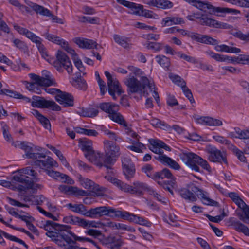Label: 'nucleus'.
Instances as JSON below:
<instances>
[{
	"mask_svg": "<svg viewBox=\"0 0 249 249\" xmlns=\"http://www.w3.org/2000/svg\"><path fill=\"white\" fill-rule=\"evenodd\" d=\"M124 83L127 87V91L128 95L137 93L146 97L148 92L145 89L148 87L152 91L155 89L153 83L150 82L145 76H142L141 80H139L134 75L130 74L124 79Z\"/></svg>",
	"mask_w": 249,
	"mask_h": 249,
	"instance_id": "nucleus-1",
	"label": "nucleus"
},
{
	"mask_svg": "<svg viewBox=\"0 0 249 249\" xmlns=\"http://www.w3.org/2000/svg\"><path fill=\"white\" fill-rule=\"evenodd\" d=\"M105 155L100 156L102 163L98 165L100 167L104 166L107 170H111V165L116 161L121 154L119 146L114 142L110 141L104 142Z\"/></svg>",
	"mask_w": 249,
	"mask_h": 249,
	"instance_id": "nucleus-2",
	"label": "nucleus"
},
{
	"mask_svg": "<svg viewBox=\"0 0 249 249\" xmlns=\"http://www.w3.org/2000/svg\"><path fill=\"white\" fill-rule=\"evenodd\" d=\"M28 178L23 175H15L13 178L11 182L6 180H0V185L5 187H9L16 190L19 192H27L32 189L33 192L36 190L34 183L29 181Z\"/></svg>",
	"mask_w": 249,
	"mask_h": 249,
	"instance_id": "nucleus-3",
	"label": "nucleus"
},
{
	"mask_svg": "<svg viewBox=\"0 0 249 249\" xmlns=\"http://www.w3.org/2000/svg\"><path fill=\"white\" fill-rule=\"evenodd\" d=\"M180 158L188 167L196 172H200L198 165L209 172L211 171L207 161L193 152L182 153L180 155Z\"/></svg>",
	"mask_w": 249,
	"mask_h": 249,
	"instance_id": "nucleus-4",
	"label": "nucleus"
},
{
	"mask_svg": "<svg viewBox=\"0 0 249 249\" xmlns=\"http://www.w3.org/2000/svg\"><path fill=\"white\" fill-rule=\"evenodd\" d=\"M98 107L102 111L107 113L109 118L113 121L124 127L127 126V123L123 116L118 112L119 106L117 104L111 102H104L100 103Z\"/></svg>",
	"mask_w": 249,
	"mask_h": 249,
	"instance_id": "nucleus-5",
	"label": "nucleus"
},
{
	"mask_svg": "<svg viewBox=\"0 0 249 249\" xmlns=\"http://www.w3.org/2000/svg\"><path fill=\"white\" fill-rule=\"evenodd\" d=\"M85 216L91 218H97L103 216H108L112 218H119L121 211L107 207L101 206L90 209L86 213Z\"/></svg>",
	"mask_w": 249,
	"mask_h": 249,
	"instance_id": "nucleus-6",
	"label": "nucleus"
},
{
	"mask_svg": "<svg viewBox=\"0 0 249 249\" xmlns=\"http://www.w3.org/2000/svg\"><path fill=\"white\" fill-rule=\"evenodd\" d=\"M48 229H53V230L64 233L68 236L73 238L74 241L80 242H89L91 243L97 249H102L101 247L92 240L91 239L86 237H79L73 233L71 230L69 226H61L53 223H50L48 221Z\"/></svg>",
	"mask_w": 249,
	"mask_h": 249,
	"instance_id": "nucleus-7",
	"label": "nucleus"
},
{
	"mask_svg": "<svg viewBox=\"0 0 249 249\" xmlns=\"http://www.w3.org/2000/svg\"><path fill=\"white\" fill-rule=\"evenodd\" d=\"M228 196L242 210L243 213H237L239 219L246 224H249V206L245 203L236 193L230 192Z\"/></svg>",
	"mask_w": 249,
	"mask_h": 249,
	"instance_id": "nucleus-8",
	"label": "nucleus"
},
{
	"mask_svg": "<svg viewBox=\"0 0 249 249\" xmlns=\"http://www.w3.org/2000/svg\"><path fill=\"white\" fill-rule=\"evenodd\" d=\"M201 10L204 11L205 12H208L210 14H215L217 13H232L234 15L238 14L240 13V11L229 8H215L212 5L208 3H204L200 0H196V3H195L194 6Z\"/></svg>",
	"mask_w": 249,
	"mask_h": 249,
	"instance_id": "nucleus-9",
	"label": "nucleus"
},
{
	"mask_svg": "<svg viewBox=\"0 0 249 249\" xmlns=\"http://www.w3.org/2000/svg\"><path fill=\"white\" fill-rule=\"evenodd\" d=\"M56 60L53 62V65L57 71H62V68L65 69L69 74L72 72V66L71 63L65 53L58 50L56 55Z\"/></svg>",
	"mask_w": 249,
	"mask_h": 249,
	"instance_id": "nucleus-10",
	"label": "nucleus"
},
{
	"mask_svg": "<svg viewBox=\"0 0 249 249\" xmlns=\"http://www.w3.org/2000/svg\"><path fill=\"white\" fill-rule=\"evenodd\" d=\"M20 148L25 151L26 156L28 158L37 159V158H45L46 157V153L38 152L42 151V149L41 147H32L28 145L27 142H22Z\"/></svg>",
	"mask_w": 249,
	"mask_h": 249,
	"instance_id": "nucleus-11",
	"label": "nucleus"
},
{
	"mask_svg": "<svg viewBox=\"0 0 249 249\" xmlns=\"http://www.w3.org/2000/svg\"><path fill=\"white\" fill-rule=\"evenodd\" d=\"M207 152L209 154L208 159L210 161L213 162L224 163L228 164L226 158V154L223 151L221 152L215 147L211 146L207 149Z\"/></svg>",
	"mask_w": 249,
	"mask_h": 249,
	"instance_id": "nucleus-12",
	"label": "nucleus"
},
{
	"mask_svg": "<svg viewBox=\"0 0 249 249\" xmlns=\"http://www.w3.org/2000/svg\"><path fill=\"white\" fill-rule=\"evenodd\" d=\"M121 215H120L119 218L127 220L130 222L146 226L147 227L150 226L151 224L150 222L145 220L143 217L130 213L127 211H121Z\"/></svg>",
	"mask_w": 249,
	"mask_h": 249,
	"instance_id": "nucleus-13",
	"label": "nucleus"
},
{
	"mask_svg": "<svg viewBox=\"0 0 249 249\" xmlns=\"http://www.w3.org/2000/svg\"><path fill=\"white\" fill-rule=\"evenodd\" d=\"M190 189L193 192L200 198L204 204L211 205L213 206H217L218 203L213 200L209 198L207 195V193L203 190L199 189L195 185H192Z\"/></svg>",
	"mask_w": 249,
	"mask_h": 249,
	"instance_id": "nucleus-14",
	"label": "nucleus"
},
{
	"mask_svg": "<svg viewBox=\"0 0 249 249\" xmlns=\"http://www.w3.org/2000/svg\"><path fill=\"white\" fill-rule=\"evenodd\" d=\"M59 190L61 192L69 195H73L76 196H87L89 194L87 191L73 186L60 185L59 186Z\"/></svg>",
	"mask_w": 249,
	"mask_h": 249,
	"instance_id": "nucleus-15",
	"label": "nucleus"
},
{
	"mask_svg": "<svg viewBox=\"0 0 249 249\" xmlns=\"http://www.w3.org/2000/svg\"><path fill=\"white\" fill-rule=\"evenodd\" d=\"M188 36L193 40L206 44L216 45L219 43L217 40L208 35H203L192 32L189 34Z\"/></svg>",
	"mask_w": 249,
	"mask_h": 249,
	"instance_id": "nucleus-16",
	"label": "nucleus"
},
{
	"mask_svg": "<svg viewBox=\"0 0 249 249\" xmlns=\"http://www.w3.org/2000/svg\"><path fill=\"white\" fill-rule=\"evenodd\" d=\"M56 100L65 107H72L73 106V97L67 92L61 91L55 96Z\"/></svg>",
	"mask_w": 249,
	"mask_h": 249,
	"instance_id": "nucleus-17",
	"label": "nucleus"
},
{
	"mask_svg": "<svg viewBox=\"0 0 249 249\" xmlns=\"http://www.w3.org/2000/svg\"><path fill=\"white\" fill-rule=\"evenodd\" d=\"M73 41L81 48L86 49H98V44L93 40L82 37H75L73 39Z\"/></svg>",
	"mask_w": 249,
	"mask_h": 249,
	"instance_id": "nucleus-18",
	"label": "nucleus"
},
{
	"mask_svg": "<svg viewBox=\"0 0 249 249\" xmlns=\"http://www.w3.org/2000/svg\"><path fill=\"white\" fill-rule=\"evenodd\" d=\"M34 187L35 188V192H33L32 189L28 190L27 192L23 191V195L24 196V200L26 202L30 203L31 204L39 205L42 203L43 200L41 199V197L39 196L29 195H28L30 194L35 193L36 191V186L34 183Z\"/></svg>",
	"mask_w": 249,
	"mask_h": 249,
	"instance_id": "nucleus-19",
	"label": "nucleus"
},
{
	"mask_svg": "<svg viewBox=\"0 0 249 249\" xmlns=\"http://www.w3.org/2000/svg\"><path fill=\"white\" fill-rule=\"evenodd\" d=\"M80 147L82 151L87 152L85 154L86 158H88L93 154L92 142L87 138H82L79 140Z\"/></svg>",
	"mask_w": 249,
	"mask_h": 249,
	"instance_id": "nucleus-20",
	"label": "nucleus"
},
{
	"mask_svg": "<svg viewBox=\"0 0 249 249\" xmlns=\"http://www.w3.org/2000/svg\"><path fill=\"white\" fill-rule=\"evenodd\" d=\"M229 222L235 230L244 233L246 236H249V229L248 227L237 220L235 218L231 217L229 219Z\"/></svg>",
	"mask_w": 249,
	"mask_h": 249,
	"instance_id": "nucleus-21",
	"label": "nucleus"
},
{
	"mask_svg": "<svg viewBox=\"0 0 249 249\" xmlns=\"http://www.w3.org/2000/svg\"><path fill=\"white\" fill-rule=\"evenodd\" d=\"M145 191H150L149 187L146 183L136 181L133 183V185L132 186V191L130 193L138 196H141L143 195L144 192Z\"/></svg>",
	"mask_w": 249,
	"mask_h": 249,
	"instance_id": "nucleus-22",
	"label": "nucleus"
},
{
	"mask_svg": "<svg viewBox=\"0 0 249 249\" xmlns=\"http://www.w3.org/2000/svg\"><path fill=\"white\" fill-rule=\"evenodd\" d=\"M43 77H41L35 73H30L29 74L30 78L35 82L36 85L44 88L46 90V88L47 87V71L44 70L42 71Z\"/></svg>",
	"mask_w": 249,
	"mask_h": 249,
	"instance_id": "nucleus-23",
	"label": "nucleus"
},
{
	"mask_svg": "<svg viewBox=\"0 0 249 249\" xmlns=\"http://www.w3.org/2000/svg\"><path fill=\"white\" fill-rule=\"evenodd\" d=\"M107 86L108 93L114 100H116L117 99L115 93H116L118 95H120L123 93L122 89L120 87L119 81L117 80L112 82L108 83Z\"/></svg>",
	"mask_w": 249,
	"mask_h": 249,
	"instance_id": "nucleus-24",
	"label": "nucleus"
},
{
	"mask_svg": "<svg viewBox=\"0 0 249 249\" xmlns=\"http://www.w3.org/2000/svg\"><path fill=\"white\" fill-rule=\"evenodd\" d=\"M196 119L197 123L209 126H221L223 124L222 121L210 117H200Z\"/></svg>",
	"mask_w": 249,
	"mask_h": 249,
	"instance_id": "nucleus-25",
	"label": "nucleus"
},
{
	"mask_svg": "<svg viewBox=\"0 0 249 249\" xmlns=\"http://www.w3.org/2000/svg\"><path fill=\"white\" fill-rule=\"evenodd\" d=\"M192 186H190L189 188H181L178 190V193L182 198L191 202H195L196 201L197 198L195 193L190 189Z\"/></svg>",
	"mask_w": 249,
	"mask_h": 249,
	"instance_id": "nucleus-26",
	"label": "nucleus"
},
{
	"mask_svg": "<svg viewBox=\"0 0 249 249\" xmlns=\"http://www.w3.org/2000/svg\"><path fill=\"white\" fill-rule=\"evenodd\" d=\"M184 23L183 19L180 17H169L163 18L161 21L162 27L170 26L173 24Z\"/></svg>",
	"mask_w": 249,
	"mask_h": 249,
	"instance_id": "nucleus-27",
	"label": "nucleus"
},
{
	"mask_svg": "<svg viewBox=\"0 0 249 249\" xmlns=\"http://www.w3.org/2000/svg\"><path fill=\"white\" fill-rule=\"evenodd\" d=\"M75 78L71 82L72 85L77 89L85 90L87 89V85L86 81L81 78V73L77 72L76 73Z\"/></svg>",
	"mask_w": 249,
	"mask_h": 249,
	"instance_id": "nucleus-28",
	"label": "nucleus"
},
{
	"mask_svg": "<svg viewBox=\"0 0 249 249\" xmlns=\"http://www.w3.org/2000/svg\"><path fill=\"white\" fill-rule=\"evenodd\" d=\"M123 173L127 179L129 180L134 177L135 173V168L132 164H125L122 163Z\"/></svg>",
	"mask_w": 249,
	"mask_h": 249,
	"instance_id": "nucleus-29",
	"label": "nucleus"
},
{
	"mask_svg": "<svg viewBox=\"0 0 249 249\" xmlns=\"http://www.w3.org/2000/svg\"><path fill=\"white\" fill-rule=\"evenodd\" d=\"M113 39L115 42L125 49L130 48V39L125 36H120L118 35H114Z\"/></svg>",
	"mask_w": 249,
	"mask_h": 249,
	"instance_id": "nucleus-30",
	"label": "nucleus"
},
{
	"mask_svg": "<svg viewBox=\"0 0 249 249\" xmlns=\"http://www.w3.org/2000/svg\"><path fill=\"white\" fill-rule=\"evenodd\" d=\"M198 23L202 25L213 26L215 28H221V24L216 20L203 16L198 21Z\"/></svg>",
	"mask_w": 249,
	"mask_h": 249,
	"instance_id": "nucleus-31",
	"label": "nucleus"
},
{
	"mask_svg": "<svg viewBox=\"0 0 249 249\" xmlns=\"http://www.w3.org/2000/svg\"><path fill=\"white\" fill-rule=\"evenodd\" d=\"M67 206L71 211L84 216H85L86 213L87 212L86 207L82 204H72L69 203Z\"/></svg>",
	"mask_w": 249,
	"mask_h": 249,
	"instance_id": "nucleus-32",
	"label": "nucleus"
},
{
	"mask_svg": "<svg viewBox=\"0 0 249 249\" xmlns=\"http://www.w3.org/2000/svg\"><path fill=\"white\" fill-rule=\"evenodd\" d=\"M108 243H106L111 249H118L123 245V241L120 238L110 237L107 239Z\"/></svg>",
	"mask_w": 249,
	"mask_h": 249,
	"instance_id": "nucleus-33",
	"label": "nucleus"
},
{
	"mask_svg": "<svg viewBox=\"0 0 249 249\" xmlns=\"http://www.w3.org/2000/svg\"><path fill=\"white\" fill-rule=\"evenodd\" d=\"M111 181L121 190H123L125 192L130 193L132 191V186L128 185L117 178H112L111 179Z\"/></svg>",
	"mask_w": 249,
	"mask_h": 249,
	"instance_id": "nucleus-34",
	"label": "nucleus"
},
{
	"mask_svg": "<svg viewBox=\"0 0 249 249\" xmlns=\"http://www.w3.org/2000/svg\"><path fill=\"white\" fill-rule=\"evenodd\" d=\"M31 104L34 107L47 108V100L39 96H34Z\"/></svg>",
	"mask_w": 249,
	"mask_h": 249,
	"instance_id": "nucleus-35",
	"label": "nucleus"
},
{
	"mask_svg": "<svg viewBox=\"0 0 249 249\" xmlns=\"http://www.w3.org/2000/svg\"><path fill=\"white\" fill-rule=\"evenodd\" d=\"M131 143L132 144L131 145L127 146V148L131 151L137 153H142V149H146L145 145L138 141L133 140Z\"/></svg>",
	"mask_w": 249,
	"mask_h": 249,
	"instance_id": "nucleus-36",
	"label": "nucleus"
},
{
	"mask_svg": "<svg viewBox=\"0 0 249 249\" xmlns=\"http://www.w3.org/2000/svg\"><path fill=\"white\" fill-rule=\"evenodd\" d=\"M158 184L160 185L165 189L169 191L172 195H174L172 188H174L176 185L175 179H172L168 181H158Z\"/></svg>",
	"mask_w": 249,
	"mask_h": 249,
	"instance_id": "nucleus-37",
	"label": "nucleus"
},
{
	"mask_svg": "<svg viewBox=\"0 0 249 249\" xmlns=\"http://www.w3.org/2000/svg\"><path fill=\"white\" fill-rule=\"evenodd\" d=\"M155 59L157 63L164 68H168L170 65V61L169 58L163 55L156 56Z\"/></svg>",
	"mask_w": 249,
	"mask_h": 249,
	"instance_id": "nucleus-38",
	"label": "nucleus"
},
{
	"mask_svg": "<svg viewBox=\"0 0 249 249\" xmlns=\"http://www.w3.org/2000/svg\"><path fill=\"white\" fill-rule=\"evenodd\" d=\"M27 4L31 7L36 14H39L43 16L47 15V9L31 1H29Z\"/></svg>",
	"mask_w": 249,
	"mask_h": 249,
	"instance_id": "nucleus-39",
	"label": "nucleus"
},
{
	"mask_svg": "<svg viewBox=\"0 0 249 249\" xmlns=\"http://www.w3.org/2000/svg\"><path fill=\"white\" fill-rule=\"evenodd\" d=\"M156 175V179L164 178H170L171 180L175 179L171 171L167 168H165L161 171L157 172Z\"/></svg>",
	"mask_w": 249,
	"mask_h": 249,
	"instance_id": "nucleus-40",
	"label": "nucleus"
},
{
	"mask_svg": "<svg viewBox=\"0 0 249 249\" xmlns=\"http://www.w3.org/2000/svg\"><path fill=\"white\" fill-rule=\"evenodd\" d=\"M79 181L80 185L86 189H91L95 183L91 180L82 177L80 176L79 177Z\"/></svg>",
	"mask_w": 249,
	"mask_h": 249,
	"instance_id": "nucleus-41",
	"label": "nucleus"
},
{
	"mask_svg": "<svg viewBox=\"0 0 249 249\" xmlns=\"http://www.w3.org/2000/svg\"><path fill=\"white\" fill-rule=\"evenodd\" d=\"M143 8L142 5L132 2V5L129 7L130 11L129 13L131 14L141 16L142 14Z\"/></svg>",
	"mask_w": 249,
	"mask_h": 249,
	"instance_id": "nucleus-42",
	"label": "nucleus"
},
{
	"mask_svg": "<svg viewBox=\"0 0 249 249\" xmlns=\"http://www.w3.org/2000/svg\"><path fill=\"white\" fill-rule=\"evenodd\" d=\"M91 190H92L93 196H102L105 195L106 189L95 183Z\"/></svg>",
	"mask_w": 249,
	"mask_h": 249,
	"instance_id": "nucleus-43",
	"label": "nucleus"
},
{
	"mask_svg": "<svg viewBox=\"0 0 249 249\" xmlns=\"http://www.w3.org/2000/svg\"><path fill=\"white\" fill-rule=\"evenodd\" d=\"M17 172H18V174L17 175L21 174L24 175V174H26L33 177L34 178H35L37 176V173L35 170L31 169L30 167H27L24 168L19 169ZM27 177L28 178V179L29 180V181H31L34 183V182L32 181L29 180V178L28 176Z\"/></svg>",
	"mask_w": 249,
	"mask_h": 249,
	"instance_id": "nucleus-44",
	"label": "nucleus"
},
{
	"mask_svg": "<svg viewBox=\"0 0 249 249\" xmlns=\"http://www.w3.org/2000/svg\"><path fill=\"white\" fill-rule=\"evenodd\" d=\"M142 171L145 173L148 177L153 179H156V172L153 171V167L150 164H146L143 166L142 168Z\"/></svg>",
	"mask_w": 249,
	"mask_h": 249,
	"instance_id": "nucleus-45",
	"label": "nucleus"
},
{
	"mask_svg": "<svg viewBox=\"0 0 249 249\" xmlns=\"http://www.w3.org/2000/svg\"><path fill=\"white\" fill-rule=\"evenodd\" d=\"M145 45L148 49H152L156 52L160 51L164 47L163 43L156 42H147Z\"/></svg>",
	"mask_w": 249,
	"mask_h": 249,
	"instance_id": "nucleus-46",
	"label": "nucleus"
},
{
	"mask_svg": "<svg viewBox=\"0 0 249 249\" xmlns=\"http://www.w3.org/2000/svg\"><path fill=\"white\" fill-rule=\"evenodd\" d=\"M32 114L38 119L45 128H47V118L42 115L38 110L33 109Z\"/></svg>",
	"mask_w": 249,
	"mask_h": 249,
	"instance_id": "nucleus-47",
	"label": "nucleus"
},
{
	"mask_svg": "<svg viewBox=\"0 0 249 249\" xmlns=\"http://www.w3.org/2000/svg\"><path fill=\"white\" fill-rule=\"evenodd\" d=\"M213 138L217 142L221 144L226 145L229 149L233 145L230 141L226 139L223 136L220 135H214L213 136Z\"/></svg>",
	"mask_w": 249,
	"mask_h": 249,
	"instance_id": "nucleus-48",
	"label": "nucleus"
},
{
	"mask_svg": "<svg viewBox=\"0 0 249 249\" xmlns=\"http://www.w3.org/2000/svg\"><path fill=\"white\" fill-rule=\"evenodd\" d=\"M79 21L84 23L96 24L99 22V18L97 17H91L89 16L79 17Z\"/></svg>",
	"mask_w": 249,
	"mask_h": 249,
	"instance_id": "nucleus-49",
	"label": "nucleus"
},
{
	"mask_svg": "<svg viewBox=\"0 0 249 249\" xmlns=\"http://www.w3.org/2000/svg\"><path fill=\"white\" fill-rule=\"evenodd\" d=\"M0 94H4L16 99H18L19 96H21L20 93L16 91L6 89L0 90Z\"/></svg>",
	"mask_w": 249,
	"mask_h": 249,
	"instance_id": "nucleus-50",
	"label": "nucleus"
},
{
	"mask_svg": "<svg viewBox=\"0 0 249 249\" xmlns=\"http://www.w3.org/2000/svg\"><path fill=\"white\" fill-rule=\"evenodd\" d=\"M170 79L173 82L178 86H180L181 89L186 86L185 81L180 76L177 75H173L170 76Z\"/></svg>",
	"mask_w": 249,
	"mask_h": 249,
	"instance_id": "nucleus-51",
	"label": "nucleus"
},
{
	"mask_svg": "<svg viewBox=\"0 0 249 249\" xmlns=\"http://www.w3.org/2000/svg\"><path fill=\"white\" fill-rule=\"evenodd\" d=\"M79 218L77 216L69 215L63 218V222L67 224H70L74 225H77Z\"/></svg>",
	"mask_w": 249,
	"mask_h": 249,
	"instance_id": "nucleus-52",
	"label": "nucleus"
},
{
	"mask_svg": "<svg viewBox=\"0 0 249 249\" xmlns=\"http://www.w3.org/2000/svg\"><path fill=\"white\" fill-rule=\"evenodd\" d=\"M48 20H50L53 23L63 24L64 23L63 20L53 14L52 11L48 10Z\"/></svg>",
	"mask_w": 249,
	"mask_h": 249,
	"instance_id": "nucleus-53",
	"label": "nucleus"
},
{
	"mask_svg": "<svg viewBox=\"0 0 249 249\" xmlns=\"http://www.w3.org/2000/svg\"><path fill=\"white\" fill-rule=\"evenodd\" d=\"M164 165L169 166L175 170H179L180 168L179 165L175 160L168 156Z\"/></svg>",
	"mask_w": 249,
	"mask_h": 249,
	"instance_id": "nucleus-54",
	"label": "nucleus"
},
{
	"mask_svg": "<svg viewBox=\"0 0 249 249\" xmlns=\"http://www.w3.org/2000/svg\"><path fill=\"white\" fill-rule=\"evenodd\" d=\"M62 48H63L68 53L71 55L72 58H73L75 55L77 54L76 53L75 51L71 48L68 44V42L63 40L62 43L60 45Z\"/></svg>",
	"mask_w": 249,
	"mask_h": 249,
	"instance_id": "nucleus-55",
	"label": "nucleus"
},
{
	"mask_svg": "<svg viewBox=\"0 0 249 249\" xmlns=\"http://www.w3.org/2000/svg\"><path fill=\"white\" fill-rule=\"evenodd\" d=\"M62 48H63L68 53L71 55L72 58H73L75 55L77 54L76 53L75 51L71 48L68 44V42L63 40L62 43L60 45Z\"/></svg>",
	"mask_w": 249,
	"mask_h": 249,
	"instance_id": "nucleus-56",
	"label": "nucleus"
},
{
	"mask_svg": "<svg viewBox=\"0 0 249 249\" xmlns=\"http://www.w3.org/2000/svg\"><path fill=\"white\" fill-rule=\"evenodd\" d=\"M230 149L235 154L236 156L240 161L242 162L245 161L246 159L243 153L239 150L233 144Z\"/></svg>",
	"mask_w": 249,
	"mask_h": 249,
	"instance_id": "nucleus-57",
	"label": "nucleus"
},
{
	"mask_svg": "<svg viewBox=\"0 0 249 249\" xmlns=\"http://www.w3.org/2000/svg\"><path fill=\"white\" fill-rule=\"evenodd\" d=\"M15 236L10 235L1 230H0V244L2 246H5L6 245L5 242L3 239V237H4L6 239L10 240V241H13Z\"/></svg>",
	"mask_w": 249,
	"mask_h": 249,
	"instance_id": "nucleus-58",
	"label": "nucleus"
},
{
	"mask_svg": "<svg viewBox=\"0 0 249 249\" xmlns=\"http://www.w3.org/2000/svg\"><path fill=\"white\" fill-rule=\"evenodd\" d=\"M72 59L73 60L75 67L79 71V72H83V75H85V73L84 72L85 68L83 65L81 60L79 59L78 55H75V56L73 58H72Z\"/></svg>",
	"mask_w": 249,
	"mask_h": 249,
	"instance_id": "nucleus-59",
	"label": "nucleus"
},
{
	"mask_svg": "<svg viewBox=\"0 0 249 249\" xmlns=\"http://www.w3.org/2000/svg\"><path fill=\"white\" fill-rule=\"evenodd\" d=\"M5 208L9 214L15 216L16 218H20L22 220H25V216H22L18 213L15 211V209L13 208L9 207L7 205L5 206Z\"/></svg>",
	"mask_w": 249,
	"mask_h": 249,
	"instance_id": "nucleus-60",
	"label": "nucleus"
},
{
	"mask_svg": "<svg viewBox=\"0 0 249 249\" xmlns=\"http://www.w3.org/2000/svg\"><path fill=\"white\" fill-rule=\"evenodd\" d=\"M232 34L234 36L242 40L246 41H249V32L247 34H244L240 31H238L234 32Z\"/></svg>",
	"mask_w": 249,
	"mask_h": 249,
	"instance_id": "nucleus-61",
	"label": "nucleus"
},
{
	"mask_svg": "<svg viewBox=\"0 0 249 249\" xmlns=\"http://www.w3.org/2000/svg\"><path fill=\"white\" fill-rule=\"evenodd\" d=\"M230 135L232 137L239 139L249 138V130H242L237 136L234 135V132H231Z\"/></svg>",
	"mask_w": 249,
	"mask_h": 249,
	"instance_id": "nucleus-62",
	"label": "nucleus"
},
{
	"mask_svg": "<svg viewBox=\"0 0 249 249\" xmlns=\"http://www.w3.org/2000/svg\"><path fill=\"white\" fill-rule=\"evenodd\" d=\"M2 133L3 135V137L4 139L9 142H12V137L11 135L9 132V129L8 126L6 125L5 124H4L2 126Z\"/></svg>",
	"mask_w": 249,
	"mask_h": 249,
	"instance_id": "nucleus-63",
	"label": "nucleus"
},
{
	"mask_svg": "<svg viewBox=\"0 0 249 249\" xmlns=\"http://www.w3.org/2000/svg\"><path fill=\"white\" fill-rule=\"evenodd\" d=\"M64 39L60 38L57 36L48 34V40L52 41V42L58 45H60Z\"/></svg>",
	"mask_w": 249,
	"mask_h": 249,
	"instance_id": "nucleus-64",
	"label": "nucleus"
}]
</instances>
